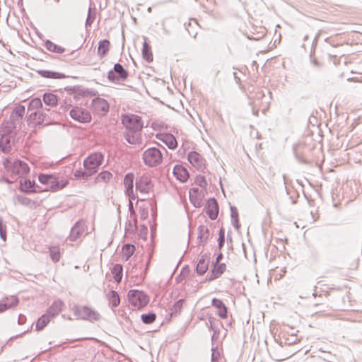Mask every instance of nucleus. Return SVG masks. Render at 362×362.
<instances>
[{"instance_id": "nucleus-1", "label": "nucleus", "mask_w": 362, "mask_h": 362, "mask_svg": "<svg viewBox=\"0 0 362 362\" xmlns=\"http://www.w3.org/2000/svg\"><path fill=\"white\" fill-rule=\"evenodd\" d=\"M121 122L126 131L123 133L124 138L132 145L141 142V131L144 128V122L137 115L123 114L121 116Z\"/></svg>"}, {"instance_id": "nucleus-2", "label": "nucleus", "mask_w": 362, "mask_h": 362, "mask_svg": "<svg viewBox=\"0 0 362 362\" xmlns=\"http://www.w3.org/2000/svg\"><path fill=\"white\" fill-rule=\"evenodd\" d=\"M72 310L76 317L78 320H88L93 322L100 319V315L96 310L87 305L79 306L75 305Z\"/></svg>"}, {"instance_id": "nucleus-3", "label": "nucleus", "mask_w": 362, "mask_h": 362, "mask_svg": "<svg viewBox=\"0 0 362 362\" xmlns=\"http://www.w3.org/2000/svg\"><path fill=\"white\" fill-rule=\"evenodd\" d=\"M142 159L146 165L153 168L163 162V154L156 147H151L144 151Z\"/></svg>"}, {"instance_id": "nucleus-4", "label": "nucleus", "mask_w": 362, "mask_h": 362, "mask_svg": "<svg viewBox=\"0 0 362 362\" xmlns=\"http://www.w3.org/2000/svg\"><path fill=\"white\" fill-rule=\"evenodd\" d=\"M4 165L13 175H18L19 177H22L30 172L28 165L21 160H16L13 163L6 160L4 163Z\"/></svg>"}, {"instance_id": "nucleus-5", "label": "nucleus", "mask_w": 362, "mask_h": 362, "mask_svg": "<svg viewBox=\"0 0 362 362\" xmlns=\"http://www.w3.org/2000/svg\"><path fill=\"white\" fill-rule=\"evenodd\" d=\"M103 160V155L100 152H95L88 156L83 160V167L91 172L92 175H94L97 173L100 165H102Z\"/></svg>"}, {"instance_id": "nucleus-6", "label": "nucleus", "mask_w": 362, "mask_h": 362, "mask_svg": "<svg viewBox=\"0 0 362 362\" xmlns=\"http://www.w3.org/2000/svg\"><path fill=\"white\" fill-rule=\"evenodd\" d=\"M127 296L129 303L137 309L146 305L149 301L148 296L139 290H130Z\"/></svg>"}, {"instance_id": "nucleus-7", "label": "nucleus", "mask_w": 362, "mask_h": 362, "mask_svg": "<svg viewBox=\"0 0 362 362\" xmlns=\"http://www.w3.org/2000/svg\"><path fill=\"white\" fill-rule=\"evenodd\" d=\"M129 76L128 71L119 63L114 65L113 69L109 71L107 78L109 81L118 83L121 81H125Z\"/></svg>"}, {"instance_id": "nucleus-8", "label": "nucleus", "mask_w": 362, "mask_h": 362, "mask_svg": "<svg viewBox=\"0 0 362 362\" xmlns=\"http://www.w3.org/2000/svg\"><path fill=\"white\" fill-rule=\"evenodd\" d=\"M69 115L73 119L81 123H87L91 120L90 113L82 107H76L72 108Z\"/></svg>"}, {"instance_id": "nucleus-9", "label": "nucleus", "mask_w": 362, "mask_h": 362, "mask_svg": "<svg viewBox=\"0 0 362 362\" xmlns=\"http://www.w3.org/2000/svg\"><path fill=\"white\" fill-rule=\"evenodd\" d=\"M90 106L95 112L101 115H106L110 108L107 101L99 97L92 100Z\"/></svg>"}, {"instance_id": "nucleus-10", "label": "nucleus", "mask_w": 362, "mask_h": 362, "mask_svg": "<svg viewBox=\"0 0 362 362\" xmlns=\"http://www.w3.org/2000/svg\"><path fill=\"white\" fill-rule=\"evenodd\" d=\"M136 189L141 193L147 194L153 187L151 179L146 175H142L136 180Z\"/></svg>"}, {"instance_id": "nucleus-11", "label": "nucleus", "mask_w": 362, "mask_h": 362, "mask_svg": "<svg viewBox=\"0 0 362 362\" xmlns=\"http://www.w3.org/2000/svg\"><path fill=\"white\" fill-rule=\"evenodd\" d=\"M219 206L217 200L212 197L208 199L206 205V213L211 220H215L218 217Z\"/></svg>"}, {"instance_id": "nucleus-12", "label": "nucleus", "mask_w": 362, "mask_h": 362, "mask_svg": "<svg viewBox=\"0 0 362 362\" xmlns=\"http://www.w3.org/2000/svg\"><path fill=\"white\" fill-rule=\"evenodd\" d=\"M134 176L132 173H127L124 178L125 194L129 197L130 200H134L136 198L134 193Z\"/></svg>"}, {"instance_id": "nucleus-13", "label": "nucleus", "mask_w": 362, "mask_h": 362, "mask_svg": "<svg viewBox=\"0 0 362 362\" xmlns=\"http://www.w3.org/2000/svg\"><path fill=\"white\" fill-rule=\"evenodd\" d=\"M187 160L198 170H202L205 166V160L196 151H190L187 155Z\"/></svg>"}, {"instance_id": "nucleus-14", "label": "nucleus", "mask_w": 362, "mask_h": 362, "mask_svg": "<svg viewBox=\"0 0 362 362\" xmlns=\"http://www.w3.org/2000/svg\"><path fill=\"white\" fill-rule=\"evenodd\" d=\"M156 137L163 141L170 149H175L177 148V140L173 134H157Z\"/></svg>"}, {"instance_id": "nucleus-15", "label": "nucleus", "mask_w": 362, "mask_h": 362, "mask_svg": "<svg viewBox=\"0 0 362 362\" xmlns=\"http://www.w3.org/2000/svg\"><path fill=\"white\" fill-rule=\"evenodd\" d=\"M173 173L176 179L181 182H187L189 177L188 170L181 165H175Z\"/></svg>"}, {"instance_id": "nucleus-16", "label": "nucleus", "mask_w": 362, "mask_h": 362, "mask_svg": "<svg viewBox=\"0 0 362 362\" xmlns=\"http://www.w3.org/2000/svg\"><path fill=\"white\" fill-rule=\"evenodd\" d=\"M226 265L224 263L219 264H213V268L211 271V274L207 276L206 280L208 281H212L218 277L226 271Z\"/></svg>"}, {"instance_id": "nucleus-17", "label": "nucleus", "mask_w": 362, "mask_h": 362, "mask_svg": "<svg viewBox=\"0 0 362 362\" xmlns=\"http://www.w3.org/2000/svg\"><path fill=\"white\" fill-rule=\"evenodd\" d=\"M211 305L216 308H217V314L221 318H227L228 308L221 300L214 298L212 299Z\"/></svg>"}, {"instance_id": "nucleus-18", "label": "nucleus", "mask_w": 362, "mask_h": 362, "mask_svg": "<svg viewBox=\"0 0 362 362\" xmlns=\"http://www.w3.org/2000/svg\"><path fill=\"white\" fill-rule=\"evenodd\" d=\"M67 185L68 181L66 180H59L56 176L52 175L48 187H49L52 191H57L65 187Z\"/></svg>"}, {"instance_id": "nucleus-19", "label": "nucleus", "mask_w": 362, "mask_h": 362, "mask_svg": "<svg viewBox=\"0 0 362 362\" xmlns=\"http://www.w3.org/2000/svg\"><path fill=\"white\" fill-rule=\"evenodd\" d=\"M84 231L83 226L80 221H77L71 228L69 239L70 241H76L81 237Z\"/></svg>"}, {"instance_id": "nucleus-20", "label": "nucleus", "mask_w": 362, "mask_h": 362, "mask_svg": "<svg viewBox=\"0 0 362 362\" xmlns=\"http://www.w3.org/2000/svg\"><path fill=\"white\" fill-rule=\"evenodd\" d=\"M209 255L206 254L202 255L196 267V272H197V274L199 275L205 274L209 268Z\"/></svg>"}, {"instance_id": "nucleus-21", "label": "nucleus", "mask_w": 362, "mask_h": 362, "mask_svg": "<svg viewBox=\"0 0 362 362\" xmlns=\"http://www.w3.org/2000/svg\"><path fill=\"white\" fill-rule=\"evenodd\" d=\"M64 305V303L61 300H57L47 308L46 314L49 315L50 318H52L59 315Z\"/></svg>"}, {"instance_id": "nucleus-22", "label": "nucleus", "mask_w": 362, "mask_h": 362, "mask_svg": "<svg viewBox=\"0 0 362 362\" xmlns=\"http://www.w3.org/2000/svg\"><path fill=\"white\" fill-rule=\"evenodd\" d=\"M189 200L195 207H200L202 205V193L198 188H192L189 189Z\"/></svg>"}, {"instance_id": "nucleus-23", "label": "nucleus", "mask_w": 362, "mask_h": 362, "mask_svg": "<svg viewBox=\"0 0 362 362\" xmlns=\"http://www.w3.org/2000/svg\"><path fill=\"white\" fill-rule=\"evenodd\" d=\"M37 73L43 78H53V79H62L66 78L64 74L56 72L49 70H37Z\"/></svg>"}, {"instance_id": "nucleus-24", "label": "nucleus", "mask_w": 362, "mask_h": 362, "mask_svg": "<svg viewBox=\"0 0 362 362\" xmlns=\"http://www.w3.org/2000/svg\"><path fill=\"white\" fill-rule=\"evenodd\" d=\"M198 240L199 243L198 244L200 245L202 243H204L207 241V240L209 238L210 236V232L209 228L204 226L201 225L198 227Z\"/></svg>"}, {"instance_id": "nucleus-25", "label": "nucleus", "mask_w": 362, "mask_h": 362, "mask_svg": "<svg viewBox=\"0 0 362 362\" xmlns=\"http://www.w3.org/2000/svg\"><path fill=\"white\" fill-rule=\"evenodd\" d=\"M11 148V137L10 135L2 134L0 138V149L4 153H8Z\"/></svg>"}, {"instance_id": "nucleus-26", "label": "nucleus", "mask_w": 362, "mask_h": 362, "mask_svg": "<svg viewBox=\"0 0 362 362\" xmlns=\"http://www.w3.org/2000/svg\"><path fill=\"white\" fill-rule=\"evenodd\" d=\"M42 100L45 105L54 107L58 103V97L52 93H45L42 95Z\"/></svg>"}, {"instance_id": "nucleus-27", "label": "nucleus", "mask_w": 362, "mask_h": 362, "mask_svg": "<svg viewBox=\"0 0 362 362\" xmlns=\"http://www.w3.org/2000/svg\"><path fill=\"white\" fill-rule=\"evenodd\" d=\"M144 42L142 48V57L147 62L150 63L153 62V57L151 51V47L146 41V38L144 37Z\"/></svg>"}, {"instance_id": "nucleus-28", "label": "nucleus", "mask_w": 362, "mask_h": 362, "mask_svg": "<svg viewBox=\"0 0 362 362\" xmlns=\"http://www.w3.org/2000/svg\"><path fill=\"white\" fill-rule=\"evenodd\" d=\"M34 186V181L32 182L30 180H21L20 181V189L23 192L31 193L35 192Z\"/></svg>"}, {"instance_id": "nucleus-29", "label": "nucleus", "mask_w": 362, "mask_h": 362, "mask_svg": "<svg viewBox=\"0 0 362 362\" xmlns=\"http://www.w3.org/2000/svg\"><path fill=\"white\" fill-rule=\"evenodd\" d=\"M18 128H20L16 124L11 122L10 121H6L4 122L1 125L3 134L11 135Z\"/></svg>"}, {"instance_id": "nucleus-30", "label": "nucleus", "mask_w": 362, "mask_h": 362, "mask_svg": "<svg viewBox=\"0 0 362 362\" xmlns=\"http://www.w3.org/2000/svg\"><path fill=\"white\" fill-rule=\"evenodd\" d=\"M109 304L112 308L117 307L119 305L120 299L119 295L115 291H110L107 293Z\"/></svg>"}, {"instance_id": "nucleus-31", "label": "nucleus", "mask_w": 362, "mask_h": 362, "mask_svg": "<svg viewBox=\"0 0 362 362\" xmlns=\"http://www.w3.org/2000/svg\"><path fill=\"white\" fill-rule=\"evenodd\" d=\"M45 47L47 50L54 53L62 54L65 49L54 44L49 40H47L45 42Z\"/></svg>"}, {"instance_id": "nucleus-32", "label": "nucleus", "mask_w": 362, "mask_h": 362, "mask_svg": "<svg viewBox=\"0 0 362 362\" xmlns=\"http://www.w3.org/2000/svg\"><path fill=\"white\" fill-rule=\"evenodd\" d=\"M50 316L49 315H47L46 313L42 315L37 321L36 322V330L40 331L42 330L47 324L50 322Z\"/></svg>"}, {"instance_id": "nucleus-33", "label": "nucleus", "mask_w": 362, "mask_h": 362, "mask_svg": "<svg viewBox=\"0 0 362 362\" xmlns=\"http://www.w3.org/2000/svg\"><path fill=\"white\" fill-rule=\"evenodd\" d=\"M230 217L231 222L234 228L238 230L240 228V224L239 223L238 220V211L237 208L235 206H230Z\"/></svg>"}, {"instance_id": "nucleus-34", "label": "nucleus", "mask_w": 362, "mask_h": 362, "mask_svg": "<svg viewBox=\"0 0 362 362\" xmlns=\"http://www.w3.org/2000/svg\"><path fill=\"white\" fill-rule=\"evenodd\" d=\"M123 267L119 264H116L112 269V274H113L114 279L117 283H119L122 279Z\"/></svg>"}, {"instance_id": "nucleus-35", "label": "nucleus", "mask_w": 362, "mask_h": 362, "mask_svg": "<svg viewBox=\"0 0 362 362\" xmlns=\"http://www.w3.org/2000/svg\"><path fill=\"white\" fill-rule=\"evenodd\" d=\"M110 47V41L108 40H103L99 42L98 47V54L104 57L107 54Z\"/></svg>"}, {"instance_id": "nucleus-36", "label": "nucleus", "mask_w": 362, "mask_h": 362, "mask_svg": "<svg viewBox=\"0 0 362 362\" xmlns=\"http://www.w3.org/2000/svg\"><path fill=\"white\" fill-rule=\"evenodd\" d=\"M184 302V299H180L173 305V306L170 308V315L171 317L173 316H177L180 313V311L183 307Z\"/></svg>"}, {"instance_id": "nucleus-37", "label": "nucleus", "mask_w": 362, "mask_h": 362, "mask_svg": "<svg viewBox=\"0 0 362 362\" xmlns=\"http://www.w3.org/2000/svg\"><path fill=\"white\" fill-rule=\"evenodd\" d=\"M42 107L43 105L41 99L40 98H35L30 101L28 107V110H39L40 109H42Z\"/></svg>"}, {"instance_id": "nucleus-38", "label": "nucleus", "mask_w": 362, "mask_h": 362, "mask_svg": "<svg viewBox=\"0 0 362 362\" xmlns=\"http://www.w3.org/2000/svg\"><path fill=\"white\" fill-rule=\"evenodd\" d=\"M74 175L77 179H87L88 177L92 176L91 172L88 171L86 168H79L76 170Z\"/></svg>"}, {"instance_id": "nucleus-39", "label": "nucleus", "mask_w": 362, "mask_h": 362, "mask_svg": "<svg viewBox=\"0 0 362 362\" xmlns=\"http://www.w3.org/2000/svg\"><path fill=\"white\" fill-rule=\"evenodd\" d=\"M135 250V247L131 244H126L123 247V257H125V260H128L129 257L134 254Z\"/></svg>"}, {"instance_id": "nucleus-40", "label": "nucleus", "mask_w": 362, "mask_h": 362, "mask_svg": "<svg viewBox=\"0 0 362 362\" xmlns=\"http://www.w3.org/2000/svg\"><path fill=\"white\" fill-rule=\"evenodd\" d=\"M4 303H6L8 308H11L16 307L19 302L18 298L15 296H11L10 297H6L3 300Z\"/></svg>"}, {"instance_id": "nucleus-41", "label": "nucleus", "mask_w": 362, "mask_h": 362, "mask_svg": "<svg viewBox=\"0 0 362 362\" xmlns=\"http://www.w3.org/2000/svg\"><path fill=\"white\" fill-rule=\"evenodd\" d=\"M141 320L144 324H151L153 323L156 318V315L153 313H148L141 315Z\"/></svg>"}, {"instance_id": "nucleus-42", "label": "nucleus", "mask_w": 362, "mask_h": 362, "mask_svg": "<svg viewBox=\"0 0 362 362\" xmlns=\"http://www.w3.org/2000/svg\"><path fill=\"white\" fill-rule=\"evenodd\" d=\"M50 257L54 262H57L60 259V251L57 247L49 248Z\"/></svg>"}, {"instance_id": "nucleus-43", "label": "nucleus", "mask_w": 362, "mask_h": 362, "mask_svg": "<svg viewBox=\"0 0 362 362\" xmlns=\"http://www.w3.org/2000/svg\"><path fill=\"white\" fill-rule=\"evenodd\" d=\"M14 201L18 202L21 204L23 206H29L33 202L28 197L22 196V195H17L14 197Z\"/></svg>"}, {"instance_id": "nucleus-44", "label": "nucleus", "mask_w": 362, "mask_h": 362, "mask_svg": "<svg viewBox=\"0 0 362 362\" xmlns=\"http://www.w3.org/2000/svg\"><path fill=\"white\" fill-rule=\"evenodd\" d=\"M25 106L19 105L17 107H16L11 112H13V114H15V115L18 116V117L23 119V116L25 115Z\"/></svg>"}, {"instance_id": "nucleus-45", "label": "nucleus", "mask_w": 362, "mask_h": 362, "mask_svg": "<svg viewBox=\"0 0 362 362\" xmlns=\"http://www.w3.org/2000/svg\"><path fill=\"white\" fill-rule=\"evenodd\" d=\"M47 117H48L47 114L45 113L42 110V109L39 110L38 114H37V124H41L44 123L45 122H48Z\"/></svg>"}, {"instance_id": "nucleus-46", "label": "nucleus", "mask_w": 362, "mask_h": 362, "mask_svg": "<svg viewBox=\"0 0 362 362\" xmlns=\"http://www.w3.org/2000/svg\"><path fill=\"white\" fill-rule=\"evenodd\" d=\"M225 242V231L223 228L219 230L218 238V246L219 249H221Z\"/></svg>"}, {"instance_id": "nucleus-47", "label": "nucleus", "mask_w": 362, "mask_h": 362, "mask_svg": "<svg viewBox=\"0 0 362 362\" xmlns=\"http://www.w3.org/2000/svg\"><path fill=\"white\" fill-rule=\"evenodd\" d=\"M195 182L202 188H206L207 186V182L206 178L203 175H198L196 177Z\"/></svg>"}, {"instance_id": "nucleus-48", "label": "nucleus", "mask_w": 362, "mask_h": 362, "mask_svg": "<svg viewBox=\"0 0 362 362\" xmlns=\"http://www.w3.org/2000/svg\"><path fill=\"white\" fill-rule=\"evenodd\" d=\"M51 175H49V174H40L38 176V180L40 183H42L43 185H47L48 187L49 184V180H50Z\"/></svg>"}, {"instance_id": "nucleus-49", "label": "nucleus", "mask_w": 362, "mask_h": 362, "mask_svg": "<svg viewBox=\"0 0 362 362\" xmlns=\"http://www.w3.org/2000/svg\"><path fill=\"white\" fill-rule=\"evenodd\" d=\"M112 173L108 171L101 172L98 175V178L104 182H108L112 178Z\"/></svg>"}, {"instance_id": "nucleus-50", "label": "nucleus", "mask_w": 362, "mask_h": 362, "mask_svg": "<svg viewBox=\"0 0 362 362\" xmlns=\"http://www.w3.org/2000/svg\"><path fill=\"white\" fill-rule=\"evenodd\" d=\"M0 238L5 241L6 240V226L4 224L2 219L0 218Z\"/></svg>"}, {"instance_id": "nucleus-51", "label": "nucleus", "mask_w": 362, "mask_h": 362, "mask_svg": "<svg viewBox=\"0 0 362 362\" xmlns=\"http://www.w3.org/2000/svg\"><path fill=\"white\" fill-rule=\"evenodd\" d=\"M8 121L21 127L22 119L15 115V114H13V112L11 113Z\"/></svg>"}, {"instance_id": "nucleus-52", "label": "nucleus", "mask_w": 362, "mask_h": 362, "mask_svg": "<svg viewBox=\"0 0 362 362\" xmlns=\"http://www.w3.org/2000/svg\"><path fill=\"white\" fill-rule=\"evenodd\" d=\"M219 357V351L216 349H212L211 362H217Z\"/></svg>"}, {"instance_id": "nucleus-53", "label": "nucleus", "mask_w": 362, "mask_h": 362, "mask_svg": "<svg viewBox=\"0 0 362 362\" xmlns=\"http://www.w3.org/2000/svg\"><path fill=\"white\" fill-rule=\"evenodd\" d=\"M37 114H38V110H35L34 112H31L30 115L28 117V122L35 121L36 123L37 124Z\"/></svg>"}, {"instance_id": "nucleus-54", "label": "nucleus", "mask_w": 362, "mask_h": 362, "mask_svg": "<svg viewBox=\"0 0 362 362\" xmlns=\"http://www.w3.org/2000/svg\"><path fill=\"white\" fill-rule=\"evenodd\" d=\"M90 11V8H89L88 15L86 21V27L90 26L95 19L94 16H91Z\"/></svg>"}, {"instance_id": "nucleus-55", "label": "nucleus", "mask_w": 362, "mask_h": 362, "mask_svg": "<svg viewBox=\"0 0 362 362\" xmlns=\"http://www.w3.org/2000/svg\"><path fill=\"white\" fill-rule=\"evenodd\" d=\"M294 153H295V156L296 158V159L300 162V163H306V160L303 158L302 156H300L298 152L297 151V150L294 149Z\"/></svg>"}, {"instance_id": "nucleus-56", "label": "nucleus", "mask_w": 362, "mask_h": 362, "mask_svg": "<svg viewBox=\"0 0 362 362\" xmlns=\"http://www.w3.org/2000/svg\"><path fill=\"white\" fill-rule=\"evenodd\" d=\"M8 309V308L6 305V303H4L3 300H1V302L0 303V313L6 311Z\"/></svg>"}, {"instance_id": "nucleus-57", "label": "nucleus", "mask_w": 362, "mask_h": 362, "mask_svg": "<svg viewBox=\"0 0 362 362\" xmlns=\"http://www.w3.org/2000/svg\"><path fill=\"white\" fill-rule=\"evenodd\" d=\"M215 321V318L210 317L209 318V323H210V328L214 330V332H217V329L214 327V322Z\"/></svg>"}, {"instance_id": "nucleus-58", "label": "nucleus", "mask_w": 362, "mask_h": 362, "mask_svg": "<svg viewBox=\"0 0 362 362\" xmlns=\"http://www.w3.org/2000/svg\"><path fill=\"white\" fill-rule=\"evenodd\" d=\"M223 257V254L222 253H219L217 255L216 259V262H215V263L214 264H219L220 262L221 261Z\"/></svg>"}, {"instance_id": "nucleus-59", "label": "nucleus", "mask_w": 362, "mask_h": 362, "mask_svg": "<svg viewBox=\"0 0 362 362\" xmlns=\"http://www.w3.org/2000/svg\"><path fill=\"white\" fill-rule=\"evenodd\" d=\"M25 320H26V318H25V317L24 315H20L18 316V324L19 325H23L25 322Z\"/></svg>"}, {"instance_id": "nucleus-60", "label": "nucleus", "mask_w": 362, "mask_h": 362, "mask_svg": "<svg viewBox=\"0 0 362 362\" xmlns=\"http://www.w3.org/2000/svg\"><path fill=\"white\" fill-rule=\"evenodd\" d=\"M313 63L315 66H318L319 64H318V62L316 60V59H313Z\"/></svg>"}, {"instance_id": "nucleus-61", "label": "nucleus", "mask_w": 362, "mask_h": 362, "mask_svg": "<svg viewBox=\"0 0 362 362\" xmlns=\"http://www.w3.org/2000/svg\"><path fill=\"white\" fill-rule=\"evenodd\" d=\"M186 29L188 30L189 34L190 35H192V33H191V32L189 31V30L187 28H186Z\"/></svg>"}, {"instance_id": "nucleus-62", "label": "nucleus", "mask_w": 362, "mask_h": 362, "mask_svg": "<svg viewBox=\"0 0 362 362\" xmlns=\"http://www.w3.org/2000/svg\"><path fill=\"white\" fill-rule=\"evenodd\" d=\"M308 35H305V36L304 37V39H305V40H307V39H308Z\"/></svg>"}, {"instance_id": "nucleus-63", "label": "nucleus", "mask_w": 362, "mask_h": 362, "mask_svg": "<svg viewBox=\"0 0 362 362\" xmlns=\"http://www.w3.org/2000/svg\"><path fill=\"white\" fill-rule=\"evenodd\" d=\"M132 203L130 202H129V207H132Z\"/></svg>"}, {"instance_id": "nucleus-64", "label": "nucleus", "mask_w": 362, "mask_h": 362, "mask_svg": "<svg viewBox=\"0 0 362 362\" xmlns=\"http://www.w3.org/2000/svg\"><path fill=\"white\" fill-rule=\"evenodd\" d=\"M55 2L59 3L60 0H54Z\"/></svg>"}]
</instances>
